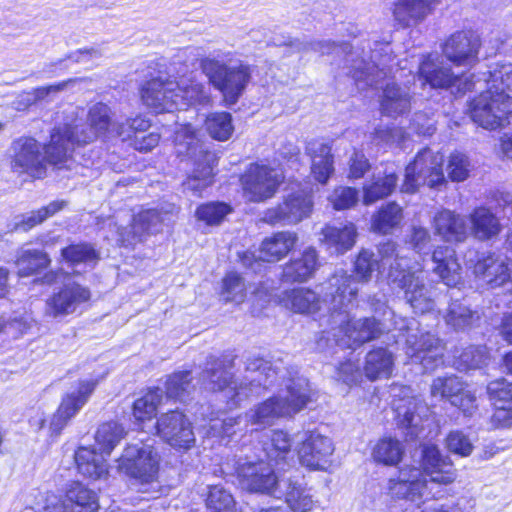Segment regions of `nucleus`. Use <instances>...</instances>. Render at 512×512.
<instances>
[{"instance_id": "57", "label": "nucleus", "mask_w": 512, "mask_h": 512, "mask_svg": "<svg viewBox=\"0 0 512 512\" xmlns=\"http://www.w3.org/2000/svg\"><path fill=\"white\" fill-rule=\"evenodd\" d=\"M245 417H225L223 419H212L207 430V435L218 438L221 442L229 441L238 431H241V423Z\"/></svg>"}, {"instance_id": "10", "label": "nucleus", "mask_w": 512, "mask_h": 512, "mask_svg": "<svg viewBox=\"0 0 512 512\" xmlns=\"http://www.w3.org/2000/svg\"><path fill=\"white\" fill-rule=\"evenodd\" d=\"M417 80L422 86L429 85L435 89H449L453 94H464L475 89L480 78L474 80V74L456 75L451 67L437 54L423 55L419 63Z\"/></svg>"}, {"instance_id": "48", "label": "nucleus", "mask_w": 512, "mask_h": 512, "mask_svg": "<svg viewBox=\"0 0 512 512\" xmlns=\"http://www.w3.org/2000/svg\"><path fill=\"white\" fill-rule=\"evenodd\" d=\"M66 205L67 202L64 200H56L50 202L47 206L41 207L38 210L20 215L16 217L14 229L25 232L29 231L30 229L44 222L47 218L52 217L57 212L64 209Z\"/></svg>"}, {"instance_id": "52", "label": "nucleus", "mask_w": 512, "mask_h": 512, "mask_svg": "<svg viewBox=\"0 0 512 512\" xmlns=\"http://www.w3.org/2000/svg\"><path fill=\"white\" fill-rule=\"evenodd\" d=\"M205 129L215 140L226 141L234 131L232 116L228 112H215L206 117Z\"/></svg>"}, {"instance_id": "43", "label": "nucleus", "mask_w": 512, "mask_h": 512, "mask_svg": "<svg viewBox=\"0 0 512 512\" xmlns=\"http://www.w3.org/2000/svg\"><path fill=\"white\" fill-rule=\"evenodd\" d=\"M398 177L394 172H378L363 186V203L371 205L388 197L396 188Z\"/></svg>"}, {"instance_id": "24", "label": "nucleus", "mask_w": 512, "mask_h": 512, "mask_svg": "<svg viewBox=\"0 0 512 512\" xmlns=\"http://www.w3.org/2000/svg\"><path fill=\"white\" fill-rule=\"evenodd\" d=\"M88 288L76 283L67 282L58 292L51 295L45 306V315L52 318L65 317L74 313L80 305L90 299Z\"/></svg>"}, {"instance_id": "60", "label": "nucleus", "mask_w": 512, "mask_h": 512, "mask_svg": "<svg viewBox=\"0 0 512 512\" xmlns=\"http://www.w3.org/2000/svg\"><path fill=\"white\" fill-rule=\"evenodd\" d=\"M62 259L71 264L95 263L98 254L95 249L86 243L73 244L61 250Z\"/></svg>"}, {"instance_id": "34", "label": "nucleus", "mask_w": 512, "mask_h": 512, "mask_svg": "<svg viewBox=\"0 0 512 512\" xmlns=\"http://www.w3.org/2000/svg\"><path fill=\"white\" fill-rule=\"evenodd\" d=\"M307 154L311 157V173L316 181L326 184L334 173V157L330 145L311 141L306 147Z\"/></svg>"}, {"instance_id": "56", "label": "nucleus", "mask_w": 512, "mask_h": 512, "mask_svg": "<svg viewBox=\"0 0 512 512\" xmlns=\"http://www.w3.org/2000/svg\"><path fill=\"white\" fill-rule=\"evenodd\" d=\"M49 263L48 255L36 249L22 250L16 262L20 276H28L39 269L45 268Z\"/></svg>"}, {"instance_id": "25", "label": "nucleus", "mask_w": 512, "mask_h": 512, "mask_svg": "<svg viewBox=\"0 0 512 512\" xmlns=\"http://www.w3.org/2000/svg\"><path fill=\"white\" fill-rule=\"evenodd\" d=\"M407 355L413 362H419L426 371L433 370L442 362L443 345L439 338L431 333L409 334L406 339Z\"/></svg>"}, {"instance_id": "37", "label": "nucleus", "mask_w": 512, "mask_h": 512, "mask_svg": "<svg viewBox=\"0 0 512 512\" xmlns=\"http://www.w3.org/2000/svg\"><path fill=\"white\" fill-rule=\"evenodd\" d=\"M292 438L283 430H274L270 439L263 446L265 458L274 462L278 470H285L293 462L291 454Z\"/></svg>"}, {"instance_id": "44", "label": "nucleus", "mask_w": 512, "mask_h": 512, "mask_svg": "<svg viewBox=\"0 0 512 512\" xmlns=\"http://www.w3.org/2000/svg\"><path fill=\"white\" fill-rule=\"evenodd\" d=\"M483 76L486 87L512 104V63H495Z\"/></svg>"}, {"instance_id": "26", "label": "nucleus", "mask_w": 512, "mask_h": 512, "mask_svg": "<svg viewBox=\"0 0 512 512\" xmlns=\"http://www.w3.org/2000/svg\"><path fill=\"white\" fill-rule=\"evenodd\" d=\"M177 83L170 79L154 78L145 83L141 97L145 105L156 112H172L177 110Z\"/></svg>"}, {"instance_id": "41", "label": "nucleus", "mask_w": 512, "mask_h": 512, "mask_svg": "<svg viewBox=\"0 0 512 512\" xmlns=\"http://www.w3.org/2000/svg\"><path fill=\"white\" fill-rule=\"evenodd\" d=\"M285 488L284 497L293 512H309L315 506L311 490L299 479H283L280 487Z\"/></svg>"}, {"instance_id": "50", "label": "nucleus", "mask_w": 512, "mask_h": 512, "mask_svg": "<svg viewBox=\"0 0 512 512\" xmlns=\"http://www.w3.org/2000/svg\"><path fill=\"white\" fill-rule=\"evenodd\" d=\"M404 447L402 443L392 437H384L380 439L372 450L373 459L384 465H397L403 456Z\"/></svg>"}, {"instance_id": "8", "label": "nucleus", "mask_w": 512, "mask_h": 512, "mask_svg": "<svg viewBox=\"0 0 512 512\" xmlns=\"http://www.w3.org/2000/svg\"><path fill=\"white\" fill-rule=\"evenodd\" d=\"M175 151L178 156L189 158L194 165L192 175L183 183L184 189L194 195L212 184L215 153L206 149L198 138L196 130L190 125H181L174 136Z\"/></svg>"}, {"instance_id": "3", "label": "nucleus", "mask_w": 512, "mask_h": 512, "mask_svg": "<svg viewBox=\"0 0 512 512\" xmlns=\"http://www.w3.org/2000/svg\"><path fill=\"white\" fill-rule=\"evenodd\" d=\"M277 371L272 363L263 358L248 359L245 375L240 383L232 380L231 373L221 360L208 363L202 373V384L210 391L224 393L229 408L237 407L241 401L252 395L260 394V389L267 388L276 379Z\"/></svg>"}, {"instance_id": "54", "label": "nucleus", "mask_w": 512, "mask_h": 512, "mask_svg": "<svg viewBox=\"0 0 512 512\" xmlns=\"http://www.w3.org/2000/svg\"><path fill=\"white\" fill-rule=\"evenodd\" d=\"M162 399V392L159 388L149 390L145 395L138 398L133 405V416L136 421L144 422L152 419Z\"/></svg>"}, {"instance_id": "35", "label": "nucleus", "mask_w": 512, "mask_h": 512, "mask_svg": "<svg viewBox=\"0 0 512 512\" xmlns=\"http://www.w3.org/2000/svg\"><path fill=\"white\" fill-rule=\"evenodd\" d=\"M298 235L292 231H280L265 238L259 250V260L278 262L283 259L296 245Z\"/></svg>"}, {"instance_id": "7", "label": "nucleus", "mask_w": 512, "mask_h": 512, "mask_svg": "<svg viewBox=\"0 0 512 512\" xmlns=\"http://www.w3.org/2000/svg\"><path fill=\"white\" fill-rule=\"evenodd\" d=\"M200 68L227 105H234L239 100L252 77V67L248 63L229 55L205 57L200 61Z\"/></svg>"}, {"instance_id": "12", "label": "nucleus", "mask_w": 512, "mask_h": 512, "mask_svg": "<svg viewBox=\"0 0 512 512\" xmlns=\"http://www.w3.org/2000/svg\"><path fill=\"white\" fill-rule=\"evenodd\" d=\"M421 268L412 270L405 263L392 266L389 280L404 291V297L415 313H428L434 309L435 302L431 291L424 283Z\"/></svg>"}, {"instance_id": "5", "label": "nucleus", "mask_w": 512, "mask_h": 512, "mask_svg": "<svg viewBox=\"0 0 512 512\" xmlns=\"http://www.w3.org/2000/svg\"><path fill=\"white\" fill-rule=\"evenodd\" d=\"M310 49L324 54L345 55L347 68L355 84L360 90L377 84L381 79L392 73L394 69H404L399 62H395L392 49L387 44L379 45L371 55V62L366 57L359 56L356 52L350 51L347 43L336 44L330 41H317L309 44Z\"/></svg>"}, {"instance_id": "27", "label": "nucleus", "mask_w": 512, "mask_h": 512, "mask_svg": "<svg viewBox=\"0 0 512 512\" xmlns=\"http://www.w3.org/2000/svg\"><path fill=\"white\" fill-rule=\"evenodd\" d=\"M474 275L491 288L503 286L511 279L507 258L496 253H481L473 266Z\"/></svg>"}, {"instance_id": "30", "label": "nucleus", "mask_w": 512, "mask_h": 512, "mask_svg": "<svg viewBox=\"0 0 512 512\" xmlns=\"http://www.w3.org/2000/svg\"><path fill=\"white\" fill-rule=\"evenodd\" d=\"M435 234L446 242H464L469 233L466 219L454 211L443 209L433 218Z\"/></svg>"}, {"instance_id": "45", "label": "nucleus", "mask_w": 512, "mask_h": 512, "mask_svg": "<svg viewBox=\"0 0 512 512\" xmlns=\"http://www.w3.org/2000/svg\"><path fill=\"white\" fill-rule=\"evenodd\" d=\"M446 324L455 331H467L478 325L480 314L464 301L453 300L444 316Z\"/></svg>"}, {"instance_id": "62", "label": "nucleus", "mask_w": 512, "mask_h": 512, "mask_svg": "<svg viewBox=\"0 0 512 512\" xmlns=\"http://www.w3.org/2000/svg\"><path fill=\"white\" fill-rule=\"evenodd\" d=\"M471 169V162L465 154L454 152L449 156L446 171L451 181H465L469 177Z\"/></svg>"}, {"instance_id": "6", "label": "nucleus", "mask_w": 512, "mask_h": 512, "mask_svg": "<svg viewBox=\"0 0 512 512\" xmlns=\"http://www.w3.org/2000/svg\"><path fill=\"white\" fill-rule=\"evenodd\" d=\"M311 400V388L307 379H288L276 395L256 405L245 414L246 426L261 429L272 426L280 418H292Z\"/></svg>"}, {"instance_id": "51", "label": "nucleus", "mask_w": 512, "mask_h": 512, "mask_svg": "<svg viewBox=\"0 0 512 512\" xmlns=\"http://www.w3.org/2000/svg\"><path fill=\"white\" fill-rule=\"evenodd\" d=\"M125 436V430L117 422H106L99 426L95 434V442L100 451L109 456L113 449Z\"/></svg>"}, {"instance_id": "14", "label": "nucleus", "mask_w": 512, "mask_h": 512, "mask_svg": "<svg viewBox=\"0 0 512 512\" xmlns=\"http://www.w3.org/2000/svg\"><path fill=\"white\" fill-rule=\"evenodd\" d=\"M470 116L474 123L486 130L501 129L511 123L512 104L486 87L471 101Z\"/></svg>"}, {"instance_id": "38", "label": "nucleus", "mask_w": 512, "mask_h": 512, "mask_svg": "<svg viewBox=\"0 0 512 512\" xmlns=\"http://www.w3.org/2000/svg\"><path fill=\"white\" fill-rule=\"evenodd\" d=\"M105 454L97 453L90 447H79L74 455L78 472L92 480L104 479L108 475Z\"/></svg>"}, {"instance_id": "9", "label": "nucleus", "mask_w": 512, "mask_h": 512, "mask_svg": "<svg viewBox=\"0 0 512 512\" xmlns=\"http://www.w3.org/2000/svg\"><path fill=\"white\" fill-rule=\"evenodd\" d=\"M117 463L118 471L132 479L142 492L158 493L160 457L152 445H127Z\"/></svg>"}, {"instance_id": "55", "label": "nucleus", "mask_w": 512, "mask_h": 512, "mask_svg": "<svg viewBox=\"0 0 512 512\" xmlns=\"http://www.w3.org/2000/svg\"><path fill=\"white\" fill-rule=\"evenodd\" d=\"M193 390L190 371L175 372L166 381V393L170 398L185 401Z\"/></svg>"}, {"instance_id": "2", "label": "nucleus", "mask_w": 512, "mask_h": 512, "mask_svg": "<svg viewBox=\"0 0 512 512\" xmlns=\"http://www.w3.org/2000/svg\"><path fill=\"white\" fill-rule=\"evenodd\" d=\"M406 258L396 252V244L387 241L378 246V253L368 249H362L354 262L355 276L348 274L347 271L340 269L328 279V284L323 288L326 292L333 294V305L335 309L340 306H346L350 310L354 306L358 294V283H368L371 281L374 273H380L387 266L388 274L392 271V266L397 263H405Z\"/></svg>"}, {"instance_id": "17", "label": "nucleus", "mask_w": 512, "mask_h": 512, "mask_svg": "<svg viewBox=\"0 0 512 512\" xmlns=\"http://www.w3.org/2000/svg\"><path fill=\"white\" fill-rule=\"evenodd\" d=\"M300 443L296 447L299 462L310 470L328 471L335 450L333 441L318 430L297 433Z\"/></svg>"}, {"instance_id": "49", "label": "nucleus", "mask_w": 512, "mask_h": 512, "mask_svg": "<svg viewBox=\"0 0 512 512\" xmlns=\"http://www.w3.org/2000/svg\"><path fill=\"white\" fill-rule=\"evenodd\" d=\"M403 219L402 208L395 202L382 206L372 216V230L381 234H388L397 228Z\"/></svg>"}, {"instance_id": "40", "label": "nucleus", "mask_w": 512, "mask_h": 512, "mask_svg": "<svg viewBox=\"0 0 512 512\" xmlns=\"http://www.w3.org/2000/svg\"><path fill=\"white\" fill-rule=\"evenodd\" d=\"M411 109V96L407 89L395 83L387 84L380 100L382 114L389 117H398Z\"/></svg>"}, {"instance_id": "1", "label": "nucleus", "mask_w": 512, "mask_h": 512, "mask_svg": "<svg viewBox=\"0 0 512 512\" xmlns=\"http://www.w3.org/2000/svg\"><path fill=\"white\" fill-rule=\"evenodd\" d=\"M328 281L319 286L320 291L316 292L310 288L299 287L286 290L280 297L281 304L294 313L314 315L323 309L330 313L328 323L330 335L333 336L337 345L353 348L378 338L384 331L383 325L374 317L352 319L350 311L346 306L334 307L333 295L330 291L323 290Z\"/></svg>"}, {"instance_id": "4", "label": "nucleus", "mask_w": 512, "mask_h": 512, "mask_svg": "<svg viewBox=\"0 0 512 512\" xmlns=\"http://www.w3.org/2000/svg\"><path fill=\"white\" fill-rule=\"evenodd\" d=\"M87 121V126L73 122L54 129L51 134L50 145L46 151L51 163L58 165L69 161L74 144L92 142L110 129L116 134L118 123L112 122L111 110L108 105L102 102L90 106Z\"/></svg>"}, {"instance_id": "31", "label": "nucleus", "mask_w": 512, "mask_h": 512, "mask_svg": "<svg viewBox=\"0 0 512 512\" xmlns=\"http://www.w3.org/2000/svg\"><path fill=\"white\" fill-rule=\"evenodd\" d=\"M422 467L424 476L430 477V483L450 484L455 475L451 463L447 461L435 445H425L422 450Z\"/></svg>"}, {"instance_id": "29", "label": "nucleus", "mask_w": 512, "mask_h": 512, "mask_svg": "<svg viewBox=\"0 0 512 512\" xmlns=\"http://www.w3.org/2000/svg\"><path fill=\"white\" fill-rule=\"evenodd\" d=\"M439 3L440 0H395L392 15L400 26H414L432 14Z\"/></svg>"}, {"instance_id": "13", "label": "nucleus", "mask_w": 512, "mask_h": 512, "mask_svg": "<svg viewBox=\"0 0 512 512\" xmlns=\"http://www.w3.org/2000/svg\"><path fill=\"white\" fill-rule=\"evenodd\" d=\"M235 470L244 489L277 496L283 479H280L278 474L281 470H278L274 462L266 458L257 461L240 458L236 462Z\"/></svg>"}, {"instance_id": "61", "label": "nucleus", "mask_w": 512, "mask_h": 512, "mask_svg": "<svg viewBox=\"0 0 512 512\" xmlns=\"http://www.w3.org/2000/svg\"><path fill=\"white\" fill-rule=\"evenodd\" d=\"M231 212L229 205L223 202H210L200 205L195 212L198 221H203L207 225L219 224L227 214Z\"/></svg>"}, {"instance_id": "32", "label": "nucleus", "mask_w": 512, "mask_h": 512, "mask_svg": "<svg viewBox=\"0 0 512 512\" xmlns=\"http://www.w3.org/2000/svg\"><path fill=\"white\" fill-rule=\"evenodd\" d=\"M435 264L433 272L450 287H456L461 283V266L456 257V252L449 246H438L432 254Z\"/></svg>"}, {"instance_id": "11", "label": "nucleus", "mask_w": 512, "mask_h": 512, "mask_svg": "<svg viewBox=\"0 0 512 512\" xmlns=\"http://www.w3.org/2000/svg\"><path fill=\"white\" fill-rule=\"evenodd\" d=\"M443 156L430 148L420 150L414 161L405 169L404 182L401 191L415 193L421 186L438 187L445 182L442 170Z\"/></svg>"}, {"instance_id": "64", "label": "nucleus", "mask_w": 512, "mask_h": 512, "mask_svg": "<svg viewBox=\"0 0 512 512\" xmlns=\"http://www.w3.org/2000/svg\"><path fill=\"white\" fill-rule=\"evenodd\" d=\"M358 198L357 189L340 186L328 196V202L335 210H346L352 208L358 202Z\"/></svg>"}, {"instance_id": "46", "label": "nucleus", "mask_w": 512, "mask_h": 512, "mask_svg": "<svg viewBox=\"0 0 512 512\" xmlns=\"http://www.w3.org/2000/svg\"><path fill=\"white\" fill-rule=\"evenodd\" d=\"M176 86L177 110L186 109L193 104H202L208 101L209 96L205 86L192 77H181L174 80Z\"/></svg>"}, {"instance_id": "33", "label": "nucleus", "mask_w": 512, "mask_h": 512, "mask_svg": "<svg viewBox=\"0 0 512 512\" xmlns=\"http://www.w3.org/2000/svg\"><path fill=\"white\" fill-rule=\"evenodd\" d=\"M318 267V253L316 249L308 247L299 257L285 264L282 278L286 282H305L313 277Z\"/></svg>"}, {"instance_id": "15", "label": "nucleus", "mask_w": 512, "mask_h": 512, "mask_svg": "<svg viewBox=\"0 0 512 512\" xmlns=\"http://www.w3.org/2000/svg\"><path fill=\"white\" fill-rule=\"evenodd\" d=\"M49 145L50 143L45 147V151H47ZM45 159L51 164L47 152H45L44 157L41 144L34 138L20 137L11 144L10 167L14 173L19 175L27 174L33 178H42L46 173ZM67 162H62L56 165V167L62 168Z\"/></svg>"}, {"instance_id": "23", "label": "nucleus", "mask_w": 512, "mask_h": 512, "mask_svg": "<svg viewBox=\"0 0 512 512\" xmlns=\"http://www.w3.org/2000/svg\"><path fill=\"white\" fill-rule=\"evenodd\" d=\"M156 431L172 447L188 449L195 443L192 423L179 410L161 414L156 422Z\"/></svg>"}, {"instance_id": "47", "label": "nucleus", "mask_w": 512, "mask_h": 512, "mask_svg": "<svg viewBox=\"0 0 512 512\" xmlns=\"http://www.w3.org/2000/svg\"><path fill=\"white\" fill-rule=\"evenodd\" d=\"M71 512H96L99 508L95 492L81 483H73L66 493Z\"/></svg>"}, {"instance_id": "63", "label": "nucleus", "mask_w": 512, "mask_h": 512, "mask_svg": "<svg viewBox=\"0 0 512 512\" xmlns=\"http://www.w3.org/2000/svg\"><path fill=\"white\" fill-rule=\"evenodd\" d=\"M206 503L214 512H232L235 507L231 493L219 485L210 487Z\"/></svg>"}, {"instance_id": "59", "label": "nucleus", "mask_w": 512, "mask_h": 512, "mask_svg": "<svg viewBox=\"0 0 512 512\" xmlns=\"http://www.w3.org/2000/svg\"><path fill=\"white\" fill-rule=\"evenodd\" d=\"M488 362V351L485 346H469L458 356L456 365L459 370L479 369Z\"/></svg>"}, {"instance_id": "42", "label": "nucleus", "mask_w": 512, "mask_h": 512, "mask_svg": "<svg viewBox=\"0 0 512 512\" xmlns=\"http://www.w3.org/2000/svg\"><path fill=\"white\" fill-rule=\"evenodd\" d=\"M393 369L394 356L386 348H376L366 354L363 371L369 380L388 378Z\"/></svg>"}, {"instance_id": "28", "label": "nucleus", "mask_w": 512, "mask_h": 512, "mask_svg": "<svg viewBox=\"0 0 512 512\" xmlns=\"http://www.w3.org/2000/svg\"><path fill=\"white\" fill-rule=\"evenodd\" d=\"M168 213L161 214L157 209H148L141 211L133 218L129 230L118 228V241L123 245H132L141 241L147 233H153L159 230L160 225L167 219Z\"/></svg>"}, {"instance_id": "36", "label": "nucleus", "mask_w": 512, "mask_h": 512, "mask_svg": "<svg viewBox=\"0 0 512 512\" xmlns=\"http://www.w3.org/2000/svg\"><path fill=\"white\" fill-rule=\"evenodd\" d=\"M321 235V241L328 249L337 254H343L355 245L357 230L353 223L326 225Z\"/></svg>"}, {"instance_id": "53", "label": "nucleus", "mask_w": 512, "mask_h": 512, "mask_svg": "<svg viewBox=\"0 0 512 512\" xmlns=\"http://www.w3.org/2000/svg\"><path fill=\"white\" fill-rule=\"evenodd\" d=\"M463 387L464 383L455 375L437 377L431 384L430 393L434 398L452 403L453 398L463 392Z\"/></svg>"}, {"instance_id": "58", "label": "nucleus", "mask_w": 512, "mask_h": 512, "mask_svg": "<svg viewBox=\"0 0 512 512\" xmlns=\"http://www.w3.org/2000/svg\"><path fill=\"white\" fill-rule=\"evenodd\" d=\"M246 284L241 276L231 272L222 281L221 297L225 302L242 303L246 298Z\"/></svg>"}, {"instance_id": "19", "label": "nucleus", "mask_w": 512, "mask_h": 512, "mask_svg": "<svg viewBox=\"0 0 512 512\" xmlns=\"http://www.w3.org/2000/svg\"><path fill=\"white\" fill-rule=\"evenodd\" d=\"M284 179L283 173L265 164H251L241 176L244 196L251 202L272 198Z\"/></svg>"}, {"instance_id": "39", "label": "nucleus", "mask_w": 512, "mask_h": 512, "mask_svg": "<svg viewBox=\"0 0 512 512\" xmlns=\"http://www.w3.org/2000/svg\"><path fill=\"white\" fill-rule=\"evenodd\" d=\"M469 221L471 234L480 241L491 240L502 230L498 217L484 206L475 208L469 215Z\"/></svg>"}, {"instance_id": "16", "label": "nucleus", "mask_w": 512, "mask_h": 512, "mask_svg": "<svg viewBox=\"0 0 512 512\" xmlns=\"http://www.w3.org/2000/svg\"><path fill=\"white\" fill-rule=\"evenodd\" d=\"M313 194L308 188L287 193L277 206L267 209L263 221L270 225H296L312 214Z\"/></svg>"}, {"instance_id": "18", "label": "nucleus", "mask_w": 512, "mask_h": 512, "mask_svg": "<svg viewBox=\"0 0 512 512\" xmlns=\"http://www.w3.org/2000/svg\"><path fill=\"white\" fill-rule=\"evenodd\" d=\"M97 384L98 380L96 379L80 380L63 396L60 405L49 421V437L52 440L59 437L69 421L83 408Z\"/></svg>"}, {"instance_id": "22", "label": "nucleus", "mask_w": 512, "mask_h": 512, "mask_svg": "<svg viewBox=\"0 0 512 512\" xmlns=\"http://www.w3.org/2000/svg\"><path fill=\"white\" fill-rule=\"evenodd\" d=\"M481 48L479 35L472 30L451 34L441 45L443 56L456 66H473L478 62Z\"/></svg>"}, {"instance_id": "21", "label": "nucleus", "mask_w": 512, "mask_h": 512, "mask_svg": "<svg viewBox=\"0 0 512 512\" xmlns=\"http://www.w3.org/2000/svg\"><path fill=\"white\" fill-rule=\"evenodd\" d=\"M390 394L393 398L391 404L398 424L417 430L422 420L428 416L429 408L414 395L410 387L393 385ZM411 433L416 434L417 431Z\"/></svg>"}, {"instance_id": "20", "label": "nucleus", "mask_w": 512, "mask_h": 512, "mask_svg": "<svg viewBox=\"0 0 512 512\" xmlns=\"http://www.w3.org/2000/svg\"><path fill=\"white\" fill-rule=\"evenodd\" d=\"M428 480L417 467H403L396 477H391L385 486L387 495L393 500L417 502L428 498L431 492Z\"/></svg>"}]
</instances>
